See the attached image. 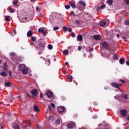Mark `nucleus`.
Segmentation results:
<instances>
[{"label": "nucleus", "instance_id": "21", "mask_svg": "<svg viewBox=\"0 0 129 129\" xmlns=\"http://www.w3.org/2000/svg\"><path fill=\"white\" fill-rule=\"evenodd\" d=\"M106 25V23L104 21H101L100 22V25L101 27H104Z\"/></svg>", "mask_w": 129, "mask_h": 129}, {"label": "nucleus", "instance_id": "33", "mask_svg": "<svg viewBox=\"0 0 129 129\" xmlns=\"http://www.w3.org/2000/svg\"><path fill=\"white\" fill-rule=\"evenodd\" d=\"M44 30H45L44 29H42L41 30V28H39L38 29V32H39V33H41V34H43V33H44Z\"/></svg>", "mask_w": 129, "mask_h": 129}, {"label": "nucleus", "instance_id": "12", "mask_svg": "<svg viewBox=\"0 0 129 129\" xmlns=\"http://www.w3.org/2000/svg\"><path fill=\"white\" fill-rule=\"evenodd\" d=\"M94 39L95 40H96L97 41H98V40H100V39H101V37H100L98 35H95L94 36Z\"/></svg>", "mask_w": 129, "mask_h": 129}, {"label": "nucleus", "instance_id": "63", "mask_svg": "<svg viewBox=\"0 0 129 129\" xmlns=\"http://www.w3.org/2000/svg\"><path fill=\"white\" fill-rule=\"evenodd\" d=\"M126 64L127 66H129V61H127L126 62Z\"/></svg>", "mask_w": 129, "mask_h": 129}, {"label": "nucleus", "instance_id": "29", "mask_svg": "<svg viewBox=\"0 0 129 129\" xmlns=\"http://www.w3.org/2000/svg\"><path fill=\"white\" fill-rule=\"evenodd\" d=\"M83 6L79 4L78 5V9L79 10V11H83L84 9H81V8H82Z\"/></svg>", "mask_w": 129, "mask_h": 129}, {"label": "nucleus", "instance_id": "1", "mask_svg": "<svg viewBox=\"0 0 129 129\" xmlns=\"http://www.w3.org/2000/svg\"><path fill=\"white\" fill-rule=\"evenodd\" d=\"M102 45L103 47V48L108 50L109 52L107 53V54L111 55V50L108 48L109 47V45H108V43L104 41L102 43Z\"/></svg>", "mask_w": 129, "mask_h": 129}, {"label": "nucleus", "instance_id": "4", "mask_svg": "<svg viewBox=\"0 0 129 129\" xmlns=\"http://www.w3.org/2000/svg\"><path fill=\"white\" fill-rule=\"evenodd\" d=\"M111 86H112V87H114V88H117V89H118L119 90H120V88L119 87H118V84H117L116 83H112L111 84Z\"/></svg>", "mask_w": 129, "mask_h": 129}, {"label": "nucleus", "instance_id": "27", "mask_svg": "<svg viewBox=\"0 0 129 129\" xmlns=\"http://www.w3.org/2000/svg\"><path fill=\"white\" fill-rule=\"evenodd\" d=\"M14 6H16V8L18 7V0H15L13 2Z\"/></svg>", "mask_w": 129, "mask_h": 129}, {"label": "nucleus", "instance_id": "45", "mask_svg": "<svg viewBox=\"0 0 129 129\" xmlns=\"http://www.w3.org/2000/svg\"><path fill=\"white\" fill-rule=\"evenodd\" d=\"M57 30H59L58 27H53V31H57Z\"/></svg>", "mask_w": 129, "mask_h": 129}, {"label": "nucleus", "instance_id": "40", "mask_svg": "<svg viewBox=\"0 0 129 129\" xmlns=\"http://www.w3.org/2000/svg\"><path fill=\"white\" fill-rule=\"evenodd\" d=\"M75 23L77 24V25H80V21L77 20L75 22Z\"/></svg>", "mask_w": 129, "mask_h": 129}, {"label": "nucleus", "instance_id": "30", "mask_svg": "<svg viewBox=\"0 0 129 129\" xmlns=\"http://www.w3.org/2000/svg\"><path fill=\"white\" fill-rule=\"evenodd\" d=\"M54 123L55 124H59L60 123V120L59 119H56L54 120Z\"/></svg>", "mask_w": 129, "mask_h": 129}, {"label": "nucleus", "instance_id": "7", "mask_svg": "<svg viewBox=\"0 0 129 129\" xmlns=\"http://www.w3.org/2000/svg\"><path fill=\"white\" fill-rule=\"evenodd\" d=\"M120 113L122 116H126L127 111H126V110H121Z\"/></svg>", "mask_w": 129, "mask_h": 129}, {"label": "nucleus", "instance_id": "8", "mask_svg": "<svg viewBox=\"0 0 129 129\" xmlns=\"http://www.w3.org/2000/svg\"><path fill=\"white\" fill-rule=\"evenodd\" d=\"M46 95L47 97H49V98H51V97H54V95H53V92L51 91H49L47 92Z\"/></svg>", "mask_w": 129, "mask_h": 129}, {"label": "nucleus", "instance_id": "42", "mask_svg": "<svg viewBox=\"0 0 129 129\" xmlns=\"http://www.w3.org/2000/svg\"><path fill=\"white\" fill-rule=\"evenodd\" d=\"M100 129H107V127H106L104 125H102V126H101Z\"/></svg>", "mask_w": 129, "mask_h": 129}, {"label": "nucleus", "instance_id": "46", "mask_svg": "<svg viewBox=\"0 0 129 129\" xmlns=\"http://www.w3.org/2000/svg\"><path fill=\"white\" fill-rule=\"evenodd\" d=\"M82 48V46L80 45V46H79L78 47V50H79V51H81Z\"/></svg>", "mask_w": 129, "mask_h": 129}, {"label": "nucleus", "instance_id": "5", "mask_svg": "<svg viewBox=\"0 0 129 129\" xmlns=\"http://www.w3.org/2000/svg\"><path fill=\"white\" fill-rule=\"evenodd\" d=\"M31 93L32 94V96H33L34 97H35V96H37V93H38V90L37 89H33L31 90Z\"/></svg>", "mask_w": 129, "mask_h": 129}, {"label": "nucleus", "instance_id": "43", "mask_svg": "<svg viewBox=\"0 0 129 129\" xmlns=\"http://www.w3.org/2000/svg\"><path fill=\"white\" fill-rule=\"evenodd\" d=\"M2 68H4V71H6L8 70V67H1Z\"/></svg>", "mask_w": 129, "mask_h": 129}, {"label": "nucleus", "instance_id": "60", "mask_svg": "<svg viewBox=\"0 0 129 129\" xmlns=\"http://www.w3.org/2000/svg\"><path fill=\"white\" fill-rule=\"evenodd\" d=\"M13 33H14V35H16V34H17V32H16V30L15 29L13 30Z\"/></svg>", "mask_w": 129, "mask_h": 129}, {"label": "nucleus", "instance_id": "2", "mask_svg": "<svg viewBox=\"0 0 129 129\" xmlns=\"http://www.w3.org/2000/svg\"><path fill=\"white\" fill-rule=\"evenodd\" d=\"M76 124L74 122H72L69 123H68L66 125L67 127L69 129L73 128V127H75Z\"/></svg>", "mask_w": 129, "mask_h": 129}, {"label": "nucleus", "instance_id": "54", "mask_svg": "<svg viewBox=\"0 0 129 129\" xmlns=\"http://www.w3.org/2000/svg\"><path fill=\"white\" fill-rule=\"evenodd\" d=\"M75 36H76L75 34L73 32H72V37H73V38H74Z\"/></svg>", "mask_w": 129, "mask_h": 129}, {"label": "nucleus", "instance_id": "57", "mask_svg": "<svg viewBox=\"0 0 129 129\" xmlns=\"http://www.w3.org/2000/svg\"><path fill=\"white\" fill-rule=\"evenodd\" d=\"M124 99H128V98H127V95H125L124 96Z\"/></svg>", "mask_w": 129, "mask_h": 129}, {"label": "nucleus", "instance_id": "19", "mask_svg": "<svg viewBox=\"0 0 129 129\" xmlns=\"http://www.w3.org/2000/svg\"><path fill=\"white\" fill-rule=\"evenodd\" d=\"M77 39L80 42H81V41H82L83 40V37L82 35H79L77 36Z\"/></svg>", "mask_w": 129, "mask_h": 129}, {"label": "nucleus", "instance_id": "35", "mask_svg": "<svg viewBox=\"0 0 129 129\" xmlns=\"http://www.w3.org/2000/svg\"><path fill=\"white\" fill-rule=\"evenodd\" d=\"M24 123L28 124V126H31V124H30V121L29 120L25 121Z\"/></svg>", "mask_w": 129, "mask_h": 129}, {"label": "nucleus", "instance_id": "28", "mask_svg": "<svg viewBox=\"0 0 129 129\" xmlns=\"http://www.w3.org/2000/svg\"><path fill=\"white\" fill-rule=\"evenodd\" d=\"M69 53V50L66 49L63 50V55H68V53Z\"/></svg>", "mask_w": 129, "mask_h": 129}, {"label": "nucleus", "instance_id": "22", "mask_svg": "<svg viewBox=\"0 0 129 129\" xmlns=\"http://www.w3.org/2000/svg\"><path fill=\"white\" fill-rule=\"evenodd\" d=\"M5 85L6 87H10L11 85H12V84H11V82H8L5 83Z\"/></svg>", "mask_w": 129, "mask_h": 129}, {"label": "nucleus", "instance_id": "51", "mask_svg": "<svg viewBox=\"0 0 129 129\" xmlns=\"http://www.w3.org/2000/svg\"><path fill=\"white\" fill-rule=\"evenodd\" d=\"M74 14H75V13H74V12H73V11H72V12H71L70 13V16H72V15H74Z\"/></svg>", "mask_w": 129, "mask_h": 129}, {"label": "nucleus", "instance_id": "18", "mask_svg": "<svg viewBox=\"0 0 129 129\" xmlns=\"http://www.w3.org/2000/svg\"><path fill=\"white\" fill-rule=\"evenodd\" d=\"M0 75L4 77H7V76H8V74L6 73L5 72H1L0 73Z\"/></svg>", "mask_w": 129, "mask_h": 129}, {"label": "nucleus", "instance_id": "62", "mask_svg": "<svg viewBox=\"0 0 129 129\" xmlns=\"http://www.w3.org/2000/svg\"><path fill=\"white\" fill-rule=\"evenodd\" d=\"M89 110H90V111L91 112H93V111H92V108H89Z\"/></svg>", "mask_w": 129, "mask_h": 129}, {"label": "nucleus", "instance_id": "53", "mask_svg": "<svg viewBox=\"0 0 129 129\" xmlns=\"http://www.w3.org/2000/svg\"><path fill=\"white\" fill-rule=\"evenodd\" d=\"M68 31L71 33V32H72V29L71 28H68Z\"/></svg>", "mask_w": 129, "mask_h": 129}, {"label": "nucleus", "instance_id": "64", "mask_svg": "<svg viewBox=\"0 0 129 129\" xmlns=\"http://www.w3.org/2000/svg\"><path fill=\"white\" fill-rule=\"evenodd\" d=\"M92 51H93V48H90L89 49V52H92Z\"/></svg>", "mask_w": 129, "mask_h": 129}, {"label": "nucleus", "instance_id": "14", "mask_svg": "<svg viewBox=\"0 0 129 129\" xmlns=\"http://www.w3.org/2000/svg\"><path fill=\"white\" fill-rule=\"evenodd\" d=\"M34 111H40V108H39V107L38 106H37L36 105H34Z\"/></svg>", "mask_w": 129, "mask_h": 129}, {"label": "nucleus", "instance_id": "38", "mask_svg": "<svg viewBox=\"0 0 129 129\" xmlns=\"http://www.w3.org/2000/svg\"><path fill=\"white\" fill-rule=\"evenodd\" d=\"M21 20L22 22H27V17L22 18Z\"/></svg>", "mask_w": 129, "mask_h": 129}, {"label": "nucleus", "instance_id": "37", "mask_svg": "<svg viewBox=\"0 0 129 129\" xmlns=\"http://www.w3.org/2000/svg\"><path fill=\"white\" fill-rule=\"evenodd\" d=\"M100 7L101 10H103V9H105L106 6H105V4H103V5H101V6H100Z\"/></svg>", "mask_w": 129, "mask_h": 129}, {"label": "nucleus", "instance_id": "20", "mask_svg": "<svg viewBox=\"0 0 129 129\" xmlns=\"http://www.w3.org/2000/svg\"><path fill=\"white\" fill-rule=\"evenodd\" d=\"M12 102V99L8 100L7 102L6 101H5L3 102V103L4 104V105H9V102Z\"/></svg>", "mask_w": 129, "mask_h": 129}, {"label": "nucleus", "instance_id": "48", "mask_svg": "<svg viewBox=\"0 0 129 129\" xmlns=\"http://www.w3.org/2000/svg\"><path fill=\"white\" fill-rule=\"evenodd\" d=\"M51 107H52V108H55V104L51 103Z\"/></svg>", "mask_w": 129, "mask_h": 129}, {"label": "nucleus", "instance_id": "31", "mask_svg": "<svg viewBox=\"0 0 129 129\" xmlns=\"http://www.w3.org/2000/svg\"><path fill=\"white\" fill-rule=\"evenodd\" d=\"M113 58L114 60H117L118 59V57H117V55L115 53H114Z\"/></svg>", "mask_w": 129, "mask_h": 129}, {"label": "nucleus", "instance_id": "59", "mask_svg": "<svg viewBox=\"0 0 129 129\" xmlns=\"http://www.w3.org/2000/svg\"><path fill=\"white\" fill-rule=\"evenodd\" d=\"M36 129H41V126L37 125V126H36Z\"/></svg>", "mask_w": 129, "mask_h": 129}, {"label": "nucleus", "instance_id": "13", "mask_svg": "<svg viewBox=\"0 0 129 129\" xmlns=\"http://www.w3.org/2000/svg\"><path fill=\"white\" fill-rule=\"evenodd\" d=\"M39 47L40 50H44V49L45 48V44L43 43H39Z\"/></svg>", "mask_w": 129, "mask_h": 129}, {"label": "nucleus", "instance_id": "56", "mask_svg": "<svg viewBox=\"0 0 129 129\" xmlns=\"http://www.w3.org/2000/svg\"><path fill=\"white\" fill-rule=\"evenodd\" d=\"M9 75H10V76H11V77H12L13 75H12V72H9Z\"/></svg>", "mask_w": 129, "mask_h": 129}, {"label": "nucleus", "instance_id": "32", "mask_svg": "<svg viewBox=\"0 0 129 129\" xmlns=\"http://www.w3.org/2000/svg\"><path fill=\"white\" fill-rule=\"evenodd\" d=\"M47 48L49 50H52V49H53V45H52V44H48Z\"/></svg>", "mask_w": 129, "mask_h": 129}, {"label": "nucleus", "instance_id": "36", "mask_svg": "<svg viewBox=\"0 0 129 129\" xmlns=\"http://www.w3.org/2000/svg\"><path fill=\"white\" fill-rule=\"evenodd\" d=\"M6 20L7 22H10V21H11V19H10V16H6Z\"/></svg>", "mask_w": 129, "mask_h": 129}, {"label": "nucleus", "instance_id": "3", "mask_svg": "<svg viewBox=\"0 0 129 129\" xmlns=\"http://www.w3.org/2000/svg\"><path fill=\"white\" fill-rule=\"evenodd\" d=\"M66 110V108L63 106L58 107L57 111L59 113H62V112H64Z\"/></svg>", "mask_w": 129, "mask_h": 129}, {"label": "nucleus", "instance_id": "44", "mask_svg": "<svg viewBox=\"0 0 129 129\" xmlns=\"http://www.w3.org/2000/svg\"><path fill=\"white\" fill-rule=\"evenodd\" d=\"M47 31L44 30L43 31V32L42 33V34H43V36H46V34H47Z\"/></svg>", "mask_w": 129, "mask_h": 129}, {"label": "nucleus", "instance_id": "6", "mask_svg": "<svg viewBox=\"0 0 129 129\" xmlns=\"http://www.w3.org/2000/svg\"><path fill=\"white\" fill-rule=\"evenodd\" d=\"M79 5H81V6H83L82 7H81V9L82 10H84V9H85V7H86V4H85V2H83V1H79Z\"/></svg>", "mask_w": 129, "mask_h": 129}, {"label": "nucleus", "instance_id": "61", "mask_svg": "<svg viewBox=\"0 0 129 129\" xmlns=\"http://www.w3.org/2000/svg\"><path fill=\"white\" fill-rule=\"evenodd\" d=\"M36 11L37 12H40V10H39V7H36Z\"/></svg>", "mask_w": 129, "mask_h": 129}, {"label": "nucleus", "instance_id": "9", "mask_svg": "<svg viewBox=\"0 0 129 129\" xmlns=\"http://www.w3.org/2000/svg\"><path fill=\"white\" fill-rule=\"evenodd\" d=\"M69 5H70L71 7H72V8L73 9H76L77 6H76V4H75V3L69 1Z\"/></svg>", "mask_w": 129, "mask_h": 129}, {"label": "nucleus", "instance_id": "16", "mask_svg": "<svg viewBox=\"0 0 129 129\" xmlns=\"http://www.w3.org/2000/svg\"><path fill=\"white\" fill-rule=\"evenodd\" d=\"M67 78H68V79L69 80L68 81L69 82H72V81H73V77H72V76H68Z\"/></svg>", "mask_w": 129, "mask_h": 129}, {"label": "nucleus", "instance_id": "55", "mask_svg": "<svg viewBox=\"0 0 129 129\" xmlns=\"http://www.w3.org/2000/svg\"><path fill=\"white\" fill-rule=\"evenodd\" d=\"M100 10H101V8L100 7H99L97 9V12H99V11H100Z\"/></svg>", "mask_w": 129, "mask_h": 129}, {"label": "nucleus", "instance_id": "25", "mask_svg": "<svg viewBox=\"0 0 129 129\" xmlns=\"http://www.w3.org/2000/svg\"><path fill=\"white\" fill-rule=\"evenodd\" d=\"M119 63L120 64H124V58H121L119 59Z\"/></svg>", "mask_w": 129, "mask_h": 129}, {"label": "nucleus", "instance_id": "24", "mask_svg": "<svg viewBox=\"0 0 129 129\" xmlns=\"http://www.w3.org/2000/svg\"><path fill=\"white\" fill-rule=\"evenodd\" d=\"M8 12H10V13H14V10H13V8H11V7H9L8 8Z\"/></svg>", "mask_w": 129, "mask_h": 129}, {"label": "nucleus", "instance_id": "41", "mask_svg": "<svg viewBox=\"0 0 129 129\" xmlns=\"http://www.w3.org/2000/svg\"><path fill=\"white\" fill-rule=\"evenodd\" d=\"M64 8H66L67 10H69L70 9V6L65 5Z\"/></svg>", "mask_w": 129, "mask_h": 129}, {"label": "nucleus", "instance_id": "34", "mask_svg": "<svg viewBox=\"0 0 129 129\" xmlns=\"http://www.w3.org/2000/svg\"><path fill=\"white\" fill-rule=\"evenodd\" d=\"M124 24L126 25V26H128V25H129V20H125Z\"/></svg>", "mask_w": 129, "mask_h": 129}, {"label": "nucleus", "instance_id": "52", "mask_svg": "<svg viewBox=\"0 0 129 129\" xmlns=\"http://www.w3.org/2000/svg\"><path fill=\"white\" fill-rule=\"evenodd\" d=\"M3 65L4 66H3L2 67H8V65H7V62L3 63Z\"/></svg>", "mask_w": 129, "mask_h": 129}, {"label": "nucleus", "instance_id": "10", "mask_svg": "<svg viewBox=\"0 0 129 129\" xmlns=\"http://www.w3.org/2000/svg\"><path fill=\"white\" fill-rule=\"evenodd\" d=\"M26 68V66L25 64H21L18 67V69L20 71H22V70Z\"/></svg>", "mask_w": 129, "mask_h": 129}, {"label": "nucleus", "instance_id": "15", "mask_svg": "<svg viewBox=\"0 0 129 129\" xmlns=\"http://www.w3.org/2000/svg\"><path fill=\"white\" fill-rule=\"evenodd\" d=\"M23 74H27L29 72V70L27 68H24L22 71H21Z\"/></svg>", "mask_w": 129, "mask_h": 129}, {"label": "nucleus", "instance_id": "50", "mask_svg": "<svg viewBox=\"0 0 129 129\" xmlns=\"http://www.w3.org/2000/svg\"><path fill=\"white\" fill-rule=\"evenodd\" d=\"M119 81H120V82H122V83H125V81H124L122 79H120Z\"/></svg>", "mask_w": 129, "mask_h": 129}, {"label": "nucleus", "instance_id": "23", "mask_svg": "<svg viewBox=\"0 0 129 129\" xmlns=\"http://www.w3.org/2000/svg\"><path fill=\"white\" fill-rule=\"evenodd\" d=\"M33 36V32H32V31H29L27 32V37H31Z\"/></svg>", "mask_w": 129, "mask_h": 129}, {"label": "nucleus", "instance_id": "47", "mask_svg": "<svg viewBox=\"0 0 129 129\" xmlns=\"http://www.w3.org/2000/svg\"><path fill=\"white\" fill-rule=\"evenodd\" d=\"M63 30L64 32V33H66V32H67V27H63Z\"/></svg>", "mask_w": 129, "mask_h": 129}, {"label": "nucleus", "instance_id": "26", "mask_svg": "<svg viewBox=\"0 0 129 129\" xmlns=\"http://www.w3.org/2000/svg\"><path fill=\"white\" fill-rule=\"evenodd\" d=\"M107 3L108 5H109V6H111V5H112V4L113 3V1L108 0V1H107Z\"/></svg>", "mask_w": 129, "mask_h": 129}, {"label": "nucleus", "instance_id": "49", "mask_svg": "<svg viewBox=\"0 0 129 129\" xmlns=\"http://www.w3.org/2000/svg\"><path fill=\"white\" fill-rule=\"evenodd\" d=\"M31 40H32V41H33V42H36V38H35L34 37H32L31 38Z\"/></svg>", "mask_w": 129, "mask_h": 129}, {"label": "nucleus", "instance_id": "58", "mask_svg": "<svg viewBox=\"0 0 129 129\" xmlns=\"http://www.w3.org/2000/svg\"><path fill=\"white\" fill-rule=\"evenodd\" d=\"M125 3H126L127 5H129V0H125Z\"/></svg>", "mask_w": 129, "mask_h": 129}, {"label": "nucleus", "instance_id": "17", "mask_svg": "<svg viewBox=\"0 0 129 129\" xmlns=\"http://www.w3.org/2000/svg\"><path fill=\"white\" fill-rule=\"evenodd\" d=\"M12 126L14 129H20V126H19L17 124H15V123L13 124Z\"/></svg>", "mask_w": 129, "mask_h": 129}, {"label": "nucleus", "instance_id": "39", "mask_svg": "<svg viewBox=\"0 0 129 129\" xmlns=\"http://www.w3.org/2000/svg\"><path fill=\"white\" fill-rule=\"evenodd\" d=\"M48 61H46V64H47V65H50V64H51V62L50 61V59L47 58Z\"/></svg>", "mask_w": 129, "mask_h": 129}, {"label": "nucleus", "instance_id": "11", "mask_svg": "<svg viewBox=\"0 0 129 129\" xmlns=\"http://www.w3.org/2000/svg\"><path fill=\"white\" fill-rule=\"evenodd\" d=\"M115 99H119V100H121V98H123V96L122 94L120 95V96L117 95L114 97Z\"/></svg>", "mask_w": 129, "mask_h": 129}]
</instances>
